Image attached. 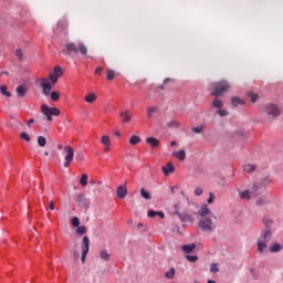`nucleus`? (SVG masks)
Segmentation results:
<instances>
[{"instance_id":"obj_29","label":"nucleus","mask_w":283,"mask_h":283,"mask_svg":"<svg viewBox=\"0 0 283 283\" xmlns=\"http://www.w3.org/2000/svg\"><path fill=\"white\" fill-rule=\"evenodd\" d=\"M266 242L258 240V251L259 253H264V250L266 249Z\"/></svg>"},{"instance_id":"obj_55","label":"nucleus","mask_w":283,"mask_h":283,"mask_svg":"<svg viewBox=\"0 0 283 283\" xmlns=\"http://www.w3.org/2000/svg\"><path fill=\"white\" fill-rule=\"evenodd\" d=\"M95 74L97 76H101L103 74V66H98L97 69H95Z\"/></svg>"},{"instance_id":"obj_52","label":"nucleus","mask_w":283,"mask_h":283,"mask_svg":"<svg viewBox=\"0 0 283 283\" xmlns=\"http://www.w3.org/2000/svg\"><path fill=\"white\" fill-rule=\"evenodd\" d=\"M168 127H180V123H178L177 120H172L168 123Z\"/></svg>"},{"instance_id":"obj_13","label":"nucleus","mask_w":283,"mask_h":283,"mask_svg":"<svg viewBox=\"0 0 283 283\" xmlns=\"http://www.w3.org/2000/svg\"><path fill=\"white\" fill-rule=\"evenodd\" d=\"M101 143L104 146V153L109 154V151L112 150V139L109 138V136L107 135L102 136Z\"/></svg>"},{"instance_id":"obj_34","label":"nucleus","mask_w":283,"mask_h":283,"mask_svg":"<svg viewBox=\"0 0 283 283\" xmlns=\"http://www.w3.org/2000/svg\"><path fill=\"white\" fill-rule=\"evenodd\" d=\"M140 143V137L137 135H133L129 139V145H138Z\"/></svg>"},{"instance_id":"obj_59","label":"nucleus","mask_w":283,"mask_h":283,"mask_svg":"<svg viewBox=\"0 0 283 283\" xmlns=\"http://www.w3.org/2000/svg\"><path fill=\"white\" fill-rule=\"evenodd\" d=\"M157 216H159V218H165V213L160 212V211H157Z\"/></svg>"},{"instance_id":"obj_63","label":"nucleus","mask_w":283,"mask_h":283,"mask_svg":"<svg viewBox=\"0 0 283 283\" xmlns=\"http://www.w3.org/2000/svg\"><path fill=\"white\" fill-rule=\"evenodd\" d=\"M90 184L91 185H96V181L95 180H91Z\"/></svg>"},{"instance_id":"obj_20","label":"nucleus","mask_w":283,"mask_h":283,"mask_svg":"<svg viewBox=\"0 0 283 283\" xmlns=\"http://www.w3.org/2000/svg\"><path fill=\"white\" fill-rule=\"evenodd\" d=\"M146 143L153 147V149H156V147H159L160 140L156 137H148L146 138Z\"/></svg>"},{"instance_id":"obj_41","label":"nucleus","mask_w":283,"mask_h":283,"mask_svg":"<svg viewBox=\"0 0 283 283\" xmlns=\"http://www.w3.org/2000/svg\"><path fill=\"white\" fill-rule=\"evenodd\" d=\"M263 224L269 229L273 224V220L269 217L263 218Z\"/></svg>"},{"instance_id":"obj_18","label":"nucleus","mask_w":283,"mask_h":283,"mask_svg":"<svg viewBox=\"0 0 283 283\" xmlns=\"http://www.w3.org/2000/svg\"><path fill=\"white\" fill-rule=\"evenodd\" d=\"M172 156L175 158H177V160H180L182 163L187 158V151H185V150H177V151L172 153Z\"/></svg>"},{"instance_id":"obj_39","label":"nucleus","mask_w":283,"mask_h":283,"mask_svg":"<svg viewBox=\"0 0 283 283\" xmlns=\"http://www.w3.org/2000/svg\"><path fill=\"white\" fill-rule=\"evenodd\" d=\"M212 105H213V107H217V109H220V108H222V105H223V103L221 102V99L220 98H214V101L212 102Z\"/></svg>"},{"instance_id":"obj_57","label":"nucleus","mask_w":283,"mask_h":283,"mask_svg":"<svg viewBox=\"0 0 283 283\" xmlns=\"http://www.w3.org/2000/svg\"><path fill=\"white\" fill-rule=\"evenodd\" d=\"M73 258L74 260H78V258H81V254L78 253V251L73 252Z\"/></svg>"},{"instance_id":"obj_14","label":"nucleus","mask_w":283,"mask_h":283,"mask_svg":"<svg viewBox=\"0 0 283 283\" xmlns=\"http://www.w3.org/2000/svg\"><path fill=\"white\" fill-rule=\"evenodd\" d=\"M117 198L120 200H125L127 198V181L124 182V185L117 187Z\"/></svg>"},{"instance_id":"obj_49","label":"nucleus","mask_w":283,"mask_h":283,"mask_svg":"<svg viewBox=\"0 0 283 283\" xmlns=\"http://www.w3.org/2000/svg\"><path fill=\"white\" fill-rule=\"evenodd\" d=\"M186 260H188V262H198V256H196V255H186Z\"/></svg>"},{"instance_id":"obj_17","label":"nucleus","mask_w":283,"mask_h":283,"mask_svg":"<svg viewBox=\"0 0 283 283\" xmlns=\"http://www.w3.org/2000/svg\"><path fill=\"white\" fill-rule=\"evenodd\" d=\"M15 92H17L19 98H24L25 94H28V87L25 85H19L15 88Z\"/></svg>"},{"instance_id":"obj_38","label":"nucleus","mask_w":283,"mask_h":283,"mask_svg":"<svg viewBox=\"0 0 283 283\" xmlns=\"http://www.w3.org/2000/svg\"><path fill=\"white\" fill-rule=\"evenodd\" d=\"M248 96L250 97L251 103H258V99L260 98V95L255 93H248Z\"/></svg>"},{"instance_id":"obj_10","label":"nucleus","mask_w":283,"mask_h":283,"mask_svg":"<svg viewBox=\"0 0 283 283\" xmlns=\"http://www.w3.org/2000/svg\"><path fill=\"white\" fill-rule=\"evenodd\" d=\"M87 253H90V238L85 235L82 240V256L81 260L83 264H85V258H87Z\"/></svg>"},{"instance_id":"obj_60","label":"nucleus","mask_w":283,"mask_h":283,"mask_svg":"<svg viewBox=\"0 0 283 283\" xmlns=\"http://www.w3.org/2000/svg\"><path fill=\"white\" fill-rule=\"evenodd\" d=\"M171 81V78L167 77L164 80V85H167V83H169Z\"/></svg>"},{"instance_id":"obj_51","label":"nucleus","mask_w":283,"mask_h":283,"mask_svg":"<svg viewBox=\"0 0 283 283\" xmlns=\"http://www.w3.org/2000/svg\"><path fill=\"white\" fill-rule=\"evenodd\" d=\"M76 160H78L80 163H83V160H85V155H83V153H78L76 155Z\"/></svg>"},{"instance_id":"obj_30","label":"nucleus","mask_w":283,"mask_h":283,"mask_svg":"<svg viewBox=\"0 0 283 283\" xmlns=\"http://www.w3.org/2000/svg\"><path fill=\"white\" fill-rule=\"evenodd\" d=\"M0 92L3 96H7L8 98L12 96V93L8 91V86L6 85H0Z\"/></svg>"},{"instance_id":"obj_56","label":"nucleus","mask_w":283,"mask_h":283,"mask_svg":"<svg viewBox=\"0 0 283 283\" xmlns=\"http://www.w3.org/2000/svg\"><path fill=\"white\" fill-rule=\"evenodd\" d=\"M195 196H202V188H200V187L196 188Z\"/></svg>"},{"instance_id":"obj_3","label":"nucleus","mask_w":283,"mask_h":283,"mask_svg":"<svg viewBox=\"0 0 283 283\" xmlns=\"http://www.w3.org/2000/svg\"><path fill=\"white\" fill-rule=\"evenodd\" d=\"M211 87H212L211 96H216L218 98V96H222L224 92H229V88L231 86L229 85V82L222 80L219 82H213L211 84Z\"/></svg>"},{"instance_id":"obj_64","label":"nucleus","mask_w":283,"mask_h":283,"mask_svg":"<svg viewBox=\"0 0 283 283\" xmlns=\"http://www.w3.org/2000/svg\"><path fill=\"white\" fill-rule=\"evenodd\" d=\"M159 90H165V85H159Z\"/></svg>"},{"instance_id":"obj_7","label":"nucleus","mask_w":283,"mask_h":283,"mask_svg":"<svg viewBox=\"0 0 283 283\" xmlns=\"http://www.w3.org/2000/svg\"><path fill=\"white\" fill-rule=\"evenodd\" d=\"M67 28H70V24L67 23V21L65 19H61L57 22L56 28L54 29V33L57 36H67Z\"/></svg>"},{"instance_id":"obj_32","label":"nucleus","mask_w":283,"mask_h":283,"mask_svg":"<svg viewBox=\"0 0 283 283\" xmlns=\"http://www.w3.org/2000/svg\"><path fill=\"white\" fill-rule=\"evenodd\" d=\"M140 196L145 200H151V193H149L145 188L140 189Z\"/></svg>"},{"instance_id":"obj_46","label":"nucleus","mask_w":283,"mask_h":283,"mask_svg":"<svg viewBox=\"0 0 283 283\" xmlns=\"http://www.w3.org/2000/svg\"><path fill=\"white\" fill-rule=\"evenodd\" d=\"M157 111L156 107L150 106L147 108V114H148V118H151V116L154 115V113Z\"/></svg>"},{"instance_id":"obj_1","label":"nucleus","mask_w":283,"mask_h":283,"mask_svg":"<svg viewBox=\"0 0 283 283\" xmlns=\"http://www.w3.org/2000/svg\"><path fill=\"white\" fill-rule=\"evenodd\" d=\"M63 76V69L60 65H56L53 71L49 73L48 78H41V87L44 96H50V92H52V85H56L59 83V78Z\"/></svg>"},{"instance_id":"obj_26","label":"nucleus","mask_w":283,"mask_h":283,"mask_svg":"<svg viewBox=\"0 0 283 283\" xmlns=\"http://www.w3.org/2000/svg\"><path fill=\"white\" fill-rule=\"evenodd\" d=\"M175 275H176V269H174V268H170V269L165 273V277H166L167 280H174Z\"/></svg>"},{"instance_id":"obj_15","label":"nucleus","mask_w":283,"mask_h":283,"mask_svg":"<svg viewBox=\"0 0 283 283\" xmlns=\"http://www.w3.org/2000/svg\"><path fill=\"white\" fill-rule=\"evenodd\" d=\"M77 202L85 209H87V207H90V200L87 199V195H85V193L77 195Z\"/></svg>"},{"instance_id":"obj_9","label":"nucleus","mask_w":283,"mask_h":283,"mask_svg":"<svg viewBox=\"0 0 283 283\" xmlns=\"http://www.w3.org/2000/svg\"><path fill=\"white\" fill-rule=\"evenodd\" d=\"M271 182H273V179H271V177H264L261 181H256L253 184V190L260 193V191H262V189H266V187H269Z\"/></svg>"},{"instance_id":"obj_2","label":"nucleus","mask_w":283,"mask_h":283,"mask_svg":"<svg viewBox=\"0 0 283 283\" xmlns=\"http://www.w3.org/2000/svg\"><path fill=\"white\" fill-rule=\"evenodd\" d=\"M78 52L82 56H87V45L83 42H69L64 45L63 54L66 56H71V59H74V56L78 55Z\"/></svg>"},{"instance_id":"obj_43","label":"nucleus","mask_w":283,"mask_h":283,"mask_svg":"<svg viewBox=\"0 0 283 283\" xmlns=\"http://www.w3.org/2000/svg\"><path fill=\"white\" fill-rule=\"evenodd\" d=\"M20 138L22 140H25V143H30V140H31L30 135H28V133H25V132L20 134Z\"/></svg>"},{"instance_id":"obj_24","label":"nucleus","mask_w":283,"mask_h":283,"mask_svg":"<svg viewBox=\"0 0 283 283\" xmlns=\"http://www.w3.org/2000/svg\"><path fill=\"white\" fill-rule=\"evenodd\" d=\"M101 260H104L105 262H109V259L112 258V254L107 252V250H102L99 252Z\"/></svg>"},{"instance_id":"obj_45","label":"nucleus","mask_w":283,"mask_h":283,"mask_svg":"<svg viewBox=\"0 0 283 283\" xmlns=\"http://www.w3.org/2000/svg\"><path fill=\"white\" fill-rule=\"evenodd\" d=\"M205 129V126L200 125V126H197V127H192V132L195 134H202V130Z\"/></svg>"},{"instance_id":"obj_27","label":"nucleus","mask_w":283,"mask_h":283,"mask_svg":"<svg viewBox=\"0 0 283 283\" xmlns=\"http://www.w3.org/2000/svg\"><path fill=\"white\" fill-rule=\"evenodd\" d=\"M256 168H258V167H256L255 165H253V164H248V165H245V166L243 167V169H244V171H245L247 174H253V171H255Z\"/></svg>"},{"instance_id":"obj_6","label":"nucleus","mask_w":283,"mask_h":283,"mask_svg":"<svg viewBox=\"0 0 283 283\" xmlns=\"http://www.w3.org/2000/svg\"><path fill=\"white\" fill-rule=\"evenodd\" d=\"M263 113L265 116H268V118H277V116L281 114L280 107H277L275 104H268L264 107Z\"/></svg>"},{"instance_id":"obj_12","label":"nucleus","mask_w":283,"mask_h":283,"mask_svg":"<svg viewBox=\"0 0 283 283\" xmlns=\"http://www.w3.org/2000/svg\"><path fill=\"white\" fill-rule=\"evenodd\" d=\"M239 193H240L241 200H251V198H253L254 196H258V193H260V192L255 191L253 189V185H252L250 190H244V191H241Z\"/></svg>"},{"instance_id":"obj_61","label":"nucleus","mask_w":283,"mask_h":283,"mask_svg":"<svg viewBox=\"0 0 283 283\" xmlns=\"http://www.w3.org/2000/svg\"><path fill=\"white\" fill-rule=\"evenodd\" d=\"M32 123H34V119L31 118V119L28 122V127H31Z\"/></svg>"},{"instance_id":"obj_16","label":"nucleus","mask_w":283,"mask_h":283,"mask_svg":"<svg viewBox=\"0 0 283 283\" xmlns=\"http://www.w3.org/2000/svg\"><path fill=\"white\" fill-rule=\"evenodd\" d=\"M161 170L164 171V176H169L170 174H174V171H176V167L172 163H168L161 168Z\"/></svg>"},{"instance_id":"obj_11","label":"nucleus","mask_w":283,"mask_h":283,"mask_svg":"<svg viewBox=\"0 0 283 283\" xmlns=\"http://www.w3.org/2000/svg\"><path fill=\"white\" fill-rule=\"evenodd\" d=\"M176 216L180 219L181 222H193V213H189L187 211L180 212L178 210L175 211Z\"/></svg>"},{"instance_id":"obj_28","label":"nucleus","mask_w":283,"mask_h":283,"mask_svg":"<svg viewBox=\"0 0 283 283\" xmlns=\"http://www.w3.org/2000/svg\"><path fill=\"white\" fill-rule=\"evenodd\" d=\"M116 78V73L112 69H107L106 71V80L107 81H114Z\"/></svg>"},{"instance_id":"obj_37","label":"nucleus","mask_w":283,"mask_h":283,"mask_svg":"<svg viewBox=\"0 0 283 283\" xmlns=\"http://www.w3.org/2000/svg\"><path fill=\"white\" fill-rule=\"evenodd\" d=\"M193 249H196V244H189V245L182 247V251H185V253H191V251H193Z\"/></svg>"},{"instance_id":"obj_19","label":"nucleus","mask_w":283,"mask_h":283,"mask_svg":"<svg viewBox=\"0 0 283 283\" xmlns=\"http://www.w3.org/2000/svg\"><path fill=\"white\" fill-rule=\"evenodd\" d=\"M271 235L272 232L270 229H268L261 234V238L259 240H261V242H265L269 244V242L271 241Z\"/></svg>"},{"instance_id":"obj_4","label":"nucleus","mask_w":283,"mask_h":283,"mask_svg":"<svg viewBox=\"0 0 283 283\" xmlns=\"http://www.w3.org/2000/svg\"><path fill=\"white\" fill-rule=\"evenodd\" d=\"M213 220H216V216H209L207 218H201L198 221V227L205 232V233H211L213 231Z\"/></svg>"},{"instance_id":"obj_53","label":"nucleus","mask_w":283,"mask_h":283,"mask_svg":"<svg viewBox=\"0 0 283 283\" xmlns=\"http://www.w3.org/2000/svg\"><path fill=\"white\" fill-rule=\"evenodd\" d=\"M217 113L219 114V116H229V112H227L226 109H219L217 111Z\"/></svg>"},{"instance_id":"obj_21","label":"nucleus","mask_w":283,"mask_h":283,"mask_svg":"<svg viewBox=\"0 0 283 283\" xmlns=\"http://www.w3.org/2000/svg\"><path fill=\"white\" fill-rule=\"evenodd\" d=\"M119 116L122 118V123H129V120H132V113L128 111L122 112Z\"/></svg>"},{"instance_id":"obj_25","label":"nucleus","mask_w":283,"mask_h":283,"mask_svg":"<svg viewBox=\"0 0 283 283\" xmlns=\"http://www.w3.org/2000/svg\"><path fill=\"white\" fill-rule=\"evenodd\" d=\"M231 104L233 105V107H238V105H244V99L240 97H232Z\"/></svg>"},{"instance_id":"obj_62","label":"nucleus","mask_w":283,"mask_h":283,"mask_svg":"<svg viewBox=\"0 0 283 283\" xmlns=\"http://www.w3.org/2000/svg\"><path fill=\"white\" fill-rule=\"evenodd\" d=\"M171 147H176V142L170 143Z\"/></svg>"},{"instance_id":"obj_33","label":"nucleus","mask_w":283,"mask_h":283,"mask_svg":"<svg viewBox=\"0 0 283 283\" xmlns=\"http://www.w3.org/2000/svg\"><path fill=\"white\" fill-rule=\"evenodd\" d=\"M87 233V228L85 226H80L76 229V235H85Z\"/></svg>"},{"instance_id":"obj_58","label":"nucleus","mask_w":283,"mask_h":283,"mask_svg":"<svg viewBox=\"0 0 283 283\" xmlns=\"http://www.w3.org/2000/svg\"><path fill=\"white\" fill-rule=\"evenodd\" d=\"M49 209H51V211H54V201H50Z\"/></svg>"},{"instance_id":"obj_40","label":"nucleus","mask_w":283,"mask_h":283,"mask_svg":"<svg viewBox=\"0 0 283 283\" xmlns=\"http://www.w3.org/2000/svg\"><path fill=\"white\" fill-rule=\"evenodd\" d=\"M59 98H61V94L59 93V91H53L51 93V101L56 102V101H59Z\"/></svg>"},{"instance_id":"obj_36","label":"nucleus","mask_w":283,"mask_h":283,"mask_svg":"<svg viewBox=\"0 0 283 283\" xmlns=\"http://www.w3.org/2000/svg\"><path fill=\"white\" fill-rule=\"evenodd\" d=\"M87 180H88L87 174H83L80 179V185H82V187H87Z\"/></svg>"},{"instance_id":"obj_22","label":"nucleus","mask_w":283,"mask_h":283,"mask_svg":"<svg viewBox=\"0 0 283 283\" xmlns=\"http://www.w3.org/2000/svg\"><path fill=\"white\" fill-rule=\"evenodd\" d=\"M199 216H201V218H208L207 216H211V210H209V208L207 207V205L202 206L199 210Z\"/></svg>"},{"instance_id":"obj_35","label":"nucleus","mask_w":283,"mask_h":283,"mask_svg":"<svg viewBox=\"0 0 283 283\" xmlns=\"http://www.w3.org/2000/svg\"><path fill=\"white\" fill-rule=\"evenodd\" d=\"M38 145H39V147H45V145H48V139H45L44 136H39L38 137Z\"/></svg>"},{"instance_id":"obj_50","label":"nucleus","mask_w":283,"mask_h":283,"mask_svg":"<svg viewBox=\"0 0 283 283\" xmlns=\"http://www.w3.org/2000/svg\"><path fill=\"white\" fill-rule=\"evenodd\" d=\"M156 216H158V211H156V210L148 211V218H156Z\"/></svg>"},{"instance_id":"obj_47","label":"nucleus","mask_w":283,"mask_h":283,"mask_svg":"<svg viewBox=\"0 0 283 283\" xmlns=\"http://www.w3.org/2000/svg\"><path fill=\"white\" fill-rule=\"evenodd\" d=\"M72 224L73 227H78L81 224V220L78 219V217H73L72 218Z\"/></svg>"},{"instance_id":"obj_8","label":"nucleus","mask_w":283,"mask_h":283,"mask_svg":"<svg viewBox=\"0 0 283 283\" xmlns=\"http://www.w3.org/2000/svg\"><path fill=\"white\" fill-rule=\"evenodd\" d=\"M64 167L67 168L70 165H72V161L74 160V148L71 146H65L64 147Z\"/></svg>"},{"instance_id":"obj_23","label":"nucleus","mask_w":283,"mask_h":283,"mask_svg":"<svg viewBox=\"0 0 283 283\" xmlns=\"http://www.w3.org/2000/svg\"><path fill=\"white\" fill-rule=\"evenodd\" d=\"M96 98H98L94 93H87L84 97L85 103L92 104L95 103Z\"/></svg>"},{"instance_id":"obj_48","label":"nucleus","mask_w":283,"mask_h":283,"mask_svg":"<svg viewBox=\"0 0 283 283\" xmlns=\"http://www.w3.org/2000/svg\"><path fill=\"white\" fill-rule=\"evenodd\" d=\"M219 271H220V269H218V264L212 263V264L210 265V272H211V273H218Z\"/></svg>"},{"instance_id":"obj_42","label":"nucleus","mask_w":283,"mask_h":283,"mask_svg":"<svg viewBox=\"0 0 283 283\" xmlns=\"http://www.w3.org/2000/svg\"><path fill=\"white\" fill-rule=\"evenodd\" d=\"M266 202H269V200H266V197H261V198L256 201V206H258V207H262V206L266 205Z\"/></svg>"},{"instance_id":"obj_54","label":"nucleus","mask_w":283,"mask_h":283,"mask_svg":"<svg viewBox=\"0 0 283 283\" xmlns=\"http://www.w3.org/2000/svg\"><path fill=\"white\" fill-rule=\"evenodd\" d=\"M213 200H216V196H213V192H210L208 198V205H211Z\"/></svg>"},{"instance_id":"obj_31","label":"nucleus","mask_w":283,"mask_h":283,"mask_svg":"<svg viewBox=\"0 0 283 283\" xmlns=\"http://www.w3.org/2000/svg\"><path fill=\"white\" fill-rule=\"evenodd\" d=\"M282 249V244L274 243L270 247L271 253H280V250Z\"/></svg>"},{"instance_id":"obj_44","label":"nucleus","mask_w":283,"mask_h":283,"mask_svg":"<svg viewBox=\"0 0 283 283\" xmlns=\"http://www.w3.org/2000/svg\"><path fill=\"white\" fill-rule=\"evenodd\" d=\"M15 56L18 57L19 61H23V50L17 49Z\"/></svg>"},{"instance_id":"obj_5","label":"nucleus","mask_w":283,"mask_h":283,"mask_svg":"<svg viewBox=\"0 0 283 283\" xmlns=\"http://www.w3.org/2000/svg\"><path fill=\"white\" fill-rule=\"evenodd\" d=\"M41 112L46 116V120H49V123H52V116L61 115V111L57 107H50L45 104L41 106Z\"/></svg>"}]
</instances>
